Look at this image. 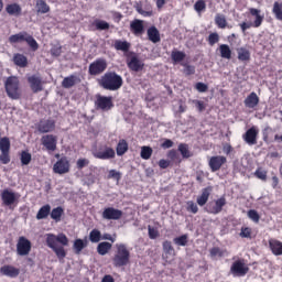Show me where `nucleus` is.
Here are the masks:
<instances>
[{"label": "nucleus", "instance_id": "nucleus-1", "mask_svg": "<svg viewBox=\"0 0 282 282\" xmlns=\"http://www.w3.org/2000/svg\"><path fill=\"white\" fill-rule=\"evenodd\" d=\"M58 243L62 246L58 247ZM46 246L55 252L57 259L62 261V259H65L67 257V252L65 251V248L63 246H69V238L65 234H58L57 236L54 234H47L46 235Z\"/></svg>", "mask_w": 282, "mask_h": 282}, {"label": "nucleus", "instance_id": "nucleus-2", "mask_svg": "<svg viewBox=\"0 0 282 282\" xmlns=\"http://www.w3.org/2000/svg\"><path fill=\"white\" fill-rule=\"evenodd\" d=\"M98 85L106 91H118L124 85V80L118 73L107 72L98 79Z\"/></svg>", "mask_w": 282, "mask_h": 282}, {"label": "nucleus", "instance_id": "nucleus-3", "mask_svg": "<svg viewBox=\"0 0 282 282\" xmlns=\"http://www.w3.org/2000/svg\"><path fill=\"white\" fill-rule=\"evenodd\" d=\"M116 252L112 257V265L115 268H124L131 263V251L124 243H117L116 245Z\"/></svg>", "mask_w": 282, "mask_h": 282}, {"label": "nucleus", "instance_id": "nucleus-4", "mask_svg": "<svg viewBox=\"0 0 282 282\" xmlns=\"http://www.w3.org/2000/svg\"><path fill=\"white\" fill-rule=\"evenodd\" d=\"M4 89L11 100L21 99V82H19V77L9 76L4 82Z\"/></svg>", "mask_w": 282, "mask_h": 282}, {"label": "nucleus", "instance_id": "nucleus-5", "mask_svg": "<svg viewBox=\"0 0 282 282\" xmlns=\"http://www.w3.org/2000/svg\"><path fill=\"white\" fill-rule=\"evenodd\" d=\"M28 43L29 47L33 52H36L39 50V42L34 39V36L30 35L28 32L23 31L18 34H13L9 37V43L14 44V43Z\"/></svg>", "mask_w": 282, "mask_h": 282}, {"label": "nucleus", "instance_id": "nucleus-6", "mask_svg": "<svg viewBox=\"0 0 282 282\" xmlns=\"http://www.w3.org/2000/svg\"><path fill=\"white\" fill-rule=\"evenodd\" d=\"M249 12L251 17H256V20L253 23H247L242 22L240 23V30L246 34V30H250V28H261V24L263 23V15H261V10L256 9V8H250Z\"/></svg>", "mask_w": 282, "mask_h": 282}, {"label": "nucleus", "instance_id": "nucleus-7", "mask_svg": "<svg viewBox=\"0 0 282 282\" xmlns=\"http://www.w3.org/2000/svg\"><path fill=\"white\" fill-rule=\"evenodd\" d=\"M108 64L105 58H97L93 63L89 64L88 74L89 76H100V74H105L107 70Z\"/></svg>", "mask_w": 282, "mask_h": 282}, {"label": "nucleus", "instance_id": "nucleus-8", "mask_svg": "<svg viewBox=\"0 0 282 282\" xmlns=\"http://www.w3.org/2000/svg\"><path fill=\"white\" fill-rule=\"evenodd\" d=\"M126 61L127 66L129 69H131V72H142L144 69V64L142 61H140V57H138L135 52L126 54Z\"/></svg>", "mask_w": 282, "mask_h": 282}, {"label": "nucleus", "instance_id": "nucleus-9", "mask_svg": "<svg viewBox=\"0 0 282 282\" xmlns=\"http://www.w3.org/2000/svg\"><path fill=\"white\" fill-rule=\"evenodd\" d=\"M10 138L3 137L1 138L0 132V162L1 164H10Z\"/></svg>", "mask_w": 282, "mask_h": 282}, {"label": "nucleus", "instance_id": "nucleus-10", "mask_svg": "<svg viewBox=\"0 0 282 282\" xmlns=\"http://www.w3.org/2000/svg\"><path fill=\"white\" fill-rule=\"evenodd\" d=\"M41 144L47 153H54L58 147V137L54 134H45L41 138Z\"/></svg>", "mask_w": 282, "mask_h": 282}, {"label": "nucleus", "instance_id": "nucleus-11", "mask_svg": "<svg viewBox=\"0 0 282 282\" xmlns=\"http://www.w3.org/2000/svg\"><path fill=\"white\" fill-rule=\"evenodd\" d=\"M226 196H221L220 198L209 202L205 206V212L208 213L209 215H219L221 210H224V206H226Z\"/></svg>", "mask_w": 282, "mask_h": 282}, {"label": "nucleus", "instance_id": "nucleus-12", "mask_svg": "<svg viewBox=\"0 0 282 282\" xmlns=\"http://www.w3.org/2000/svg\"><path fill=\"white\" fill-rule=\"evenodd\" d=\"M250 272V268L243 259L236 260L230 267V273L234 276H246Z\"/></svg>", "mask_w": 282, "mask_h": 282}, {"label": "nucleus", "instance_id": "nucleus-13", "mask_svg": "<svg viewBox=\"0 0 282 282\" xmlns=\"http://www.w3.org/2000/svg\"><path fill=\"white\" fill-rule=\"evenodd\" d=\"M30 252H32V242L28 238L21 236L17 243V254H19V257H28Z\"/></svg>", "mask_w": 282, "mask_h": 282}, {"label": "nucleus", "instance_id": "nucleus-14", "mask_svg": "<svg viewBox=\"0 0 282 282\" xmlns=\"http://www.w3.org/2000/svg\"><path fill=\"white\" fill-rule=\"evenodd\" d=\"M21 194L14 193L10 189H3L1 193V199L4 206H13V204H19Z\"/></svg>", "mask_w": 282, "mask_h": 282}, {"label": "nucleus", "instance_id": "nucleus-15", "mask_svg": "<svg viewBox=\"0 0 282 282\" xmlns=\"http://www.w3.org/2000/svg\"><path fill=\"white\" fill-rule=\"evenodd\" d=\"M69 169H70V164H69V159H67V156H62L53 165V171L57 175H65V173H69Z\"/></svg>", "mask_w": 282, "mask_h": 282}, {"label": "nucleus", "instance_id": "nucleus-16", "mask_svg": "<svg viewBox=\"0 0 282 282\" xmlns=\"http://www.w3.org/2000/svg\"><path fill=\"white\" fill-rule=\"evenodd\" d=\"M97 109H101V111H109L113 109V97L109 96H97V100L95 101Z\"/></svg>", "mask_w": 282, "mask_h": 282}, {"label": "nucleus", "instance_id": "nucleus-17", "mask_svg": "<svg viewBox=\"0 0 282 282\" xmlns=\"http://www.w3.org/2000/svg\"><path fill=\"white\" fill-rule=\"evenodd\" d=\"M122 210L116 209L113 207H106L101 214L102 219H107L108 221H118V219H122Z\"/></svg>", "mask_w": 282, "mask_h": 282}, {"label": "nucleus", "instance_id": "nucleus-18", "mask_svg": "<svg viewBox=\"0 0 282 282\" xmlns=\"http://www.w3.org/2000/svg\"><path fill=\"white\" fill-rule=\"evenodd\" d=\"M258 138L259 129H257L254 126L249 128L242 135V139L245 140L246 144H249V147H254V144H257Z\"/></svg>", "mask_w": 282, "mask_h": 282}, {"label": "nucleus", "instance_id": "nucleus-19", "mask_svg": "<svg viewBox=\"0 0 282 282\" xmlns=\"http://www.w3.org/2000/svg\"><path fill=\"white\" fill-rule=\"evenodd\" d=\"M228 162V159L224 155L212 156L208 161V166L212 173H217V171L221 170V166Z\"/></svg>", "mask_w": 282, "mask_h": 282}, {"label": "nucleus", "instance_id": "nucleus-20", "mask_svg": "<svg viewBox=\"0 0 282 282\" xmlns=\"http://www.w3.org/2000/svg\"><path fill=\"white\" fill-rule=\"evenodd\" d=\"M163 260L166 261V263H171L173 259H175V248L173 247V243L169 240L163 241Z\"/></svg>", "mask_w": 282, "mask_h": 282}, {"label": "nucleus", "instance_id": "nucleus-21", "mask_svg": "<svg viewBox=\"0 0 282 282\" xmlns=\"http://www.w3.org/2000/svg\"><path fill=\"white\" fill-rule=\"evenodd\" d=\"M96 160H113L116 158V150L111 147H105L104 150L93 152Z\"/></svg>", "mask_w": 282, "mask_h": 282}, {"label": "nucleus", "instance_id": "nucleus-22", "mask_svg": "<svg viewBox=\"0 0 282 282\" xmlns=\"http://www.w3.org/2000/svg\"><path fill=\"white\" fill-rule=\"evenodd\" d=\"M56 129V121L53 119L41 120L37 124L39 133H52Z\"/></svg>", "mask_w": 282, "mask_h": 282}, {"label": "nucleus", "instance_id": "nucleus-23", "mask_svg": "<svg viewBox=\"0 0 282 282\" xmlns=\"http://www.w3.org/2000/svg\"><path fill=\"white\" fill-rule=\"evenodd\" d=\"M28 83L33 94H39V91H43V79L41 77L36 75L29 76Z\"/></svg>", "mask_w": 282, "mask_h": 282}, {"label": "nucleus", "instance_id": "nucleus-24", "mask_svg": "<svg viewBox=\"0 0 282 282\" xmlns=\"http://www.w3.org/2000/svg\"><path fill=\"white\" fill-rule=\"evenodd\" d=\"M0 274L2 276H9V279H17L21 274V270L10 264H4L0 268Z\"/></svg>", "mask_w": 282, "mask_h": 282}, {"label": "nucleus", "instance_id": "nucleus-25", "mask_svg": "<svg viewBox=\"0 0 282 282\" xmlns=\"http://www.w3.org/2000/svg\"><path fill=\"white\" fill-rule=\"evenodd\" d=\"M112 47H115L117 52H123V56L127 57V54L131 52V42H128L127 40H115Z\"/></svg>", "mask_w": 282, "mask_h": 282}, {"label": "nucleus", "instance_id": "nucleus-26", "mask_svg": "<svg viewBox=\"0 0 282 282\" xmlns=\"http://www.w3.org/2000/svg\"><path fill=\"white\" fill-rule=\"evenodd\" d=\"M210 193H213L212 186L203 188L200 195L196 198V204H198V206H206L210 198Z\"/></svg>", "mask_w": 282, "mask_h": 282}, {"label": "nucleus", "instance_id": "nucleus-27", "mask_svg": "<svg viewBox=\"0 0 282 282\" xmlns=\"http://www.w3.org/2000/svg\"><path fill=\"white\" fill-rule=\"evenodd\" d=\"M130 32H132L134 36H140V34H144V22L142 20H133L130 23Z\"/></svg>", "mask_w": 282, "mask_h": 282}, {"label": "nucleus", "instance_id": "nucleus-28", "mask_svg": "<svg viewBox=\"0 0 282 282\" xmlns=\"http://www.w3.org/2000/svg\"><path fill=\"white\" fill-rule=\"evenodd\" d=\"M259 102H260L259 96L257 95V93L252 91L245 99V107H247V109H254L256 107L259 106Z\"/></svg>", "mask_w": 282, "mask_h": 282}, {"label": "nucleus", "instance_id": "nucleus-29", "mask_svg": "<svg viewBox=\"0 0 282 282\" xmlns=\"http://www.w3.org/2000/svg\"><path fill=\"white\" fill-rule=\"evenodd\" d=\"M269 248L275 257L282 256V242L276 239H270L269 240Z\"/></svg>", "mask_w": 282, "mask_h": 282}, {"label": "nucleus", "instance_id": "nucleus-30", "mask_svg": "<svg viewBox=\"0 0 282 282\" xmlns=\"http://www.w3.org/2000/svg\"><path fill=\"white\" fill-rule=\"evenodd\" d=\"M12 62L17 65V67L25 68L29 65L28 56L21 53H14L12 57Z\"/></svg>", "mask_w": 282, "mask_h": 282}, {"label": "nucleus", "instance_id": "nucleus-31", "mask_svg": "<svg viewBox=\"0 0 282 282\" xmlns=\"http://www.w3.org/2000/svg\"><path fill=\"white\" fill-rule=\"evenodd\" d=\"M237 54H238V61H240V63H250L251 61V53L250 50L246 48V47H239L237 48Z\"/></svg>", "mask_w": 282, "mask_h": 282}, {"label": "nucleus", "instance_id": "nucleus-32", "mask_svg": "<svg viewBox=\"0 0 282 282\" xmlns=\"http://www.w3.org/2000/svg\"><path fill=\"white\" fill-rule=\"evenodd\" d=\"M77 83H80V78L76 75H69L63 79L62 87H64V89H72Z\"/></svg>", "mask_w": 282, "mask_h": 282}, {"label": "nucleus", "instance_id": "nucleus-33", "mask_svg": "<svg viewBox=\"0 0 282 282\" xmlns=\"http://www.w3.org/2000/svg\"><path fill=\"white\" fill-rule=\"evenodd\" d=\"M209 257L212 259H223V257H228V249H221L219 247H213L209 250Z\"/></svg>", "mask_w": 282, "mask_h": 282}, {"label": "nucleus", "instance_id": "nucleus-34", "mask_svg": "<svg viewBox=\"0 0 282 282\" xmlns=\"http://www.w3.org/2000/svg\"><path fill=\"white\" fill-rule=\"evenodd\" d=\"M214 21H215V25H217V28L219 30H226V28H229V29L232 28V26L228 25V20L226 19V17L223 13H217L215 15Z\"/></svg>", "mask_w": 282, "mask_h": 282}, {"label": "nucleus", "instance_id": "nucleus-35", "mask_svg": "<svg viewBox=\"0 0 282 282\" xmlns=\"http://www.w3.org/2000/svg\"><path fill=\"white\" fill-rule=\"evenodd\" d=\"M6 12L10 14V17H21V12H23V9H21V4L19 3H11L7 4Z\"/></svg>", "mask_w": 282, "mask_h": 282}, {"label": "nucleus", "instance_id": "nucleus-36", "mask_svg": "<svg viewBox=\"0 0 282 282\" xmlns=\"http://www.w3.org/2000/svg\"><path fill=\"white\" fill-rule=\"evenodd\" d=\"M87 246H89V241L83 240L80 238L75 239V241L73 243V249H74L75 254H80V252H83V250H85V248H87Z\"/></svg>", "mask_w": 282, "mask_h": 282}, {"label": "nucleus", "instance_id": "nucleus-37", "mask_svg": "<svg viewBox=\"0 0 282 282\" xmlns=\"http://www.w3.org/2000/svg\"><path fill=\"white\" fill-rule=\"evenodd\" d=\"M148 39L151 41V43H160L162 41V37H160V31L155 26H150L148 29Z\"/></svg>", "mask_w": 282, "mask_h": 282}, {"label": "nucleus", "instance_id": "nucleus-38", "mask_svg": "<svg viewBox=\"0 0 282 282\" xmlns=\"http://www.w3.org/2000/svg\"><path fill=\"white\" fill-rule=\"evenodd\" d=\"M50 215H51V219H53V221H56V224H58V221H61V219L65 215V209L62 206L55 207L51 210Z\"/></svg>", "mask_w": 282, "mask_h": 282}, {"label": "nucleus", "instance_id": "nucleus-39", "mask_svg": "<svg viewBox=\"0 0 282 282\" xmlns=\"http://www.w3.org/2000/svg\"><path fill=\"white\" fill-rule=\"evenodd\" d=\"M51 213H52V206L50 204H46L39 209V212L36 214V219H39V220L47 219V217H50Z\"/></svg>", "mask_w": 282, "mask_h": 282}, {"label": "nucleus", "instance_id": "nucleus-40", "mask_svg": "<svg viewBox=\"0 0 282 282\" xmlns=\"http://www.w3.org/2000/svg\"><path fill=\"white\" fill-rule=\"evenodd\" d=\"M127 151H129V143L127 142V140L120 139L116 148L117 155H119L120 158L124 155Z\"/></svg>", "mask_w": 282, "mask_h": 282}, {"label": "nucleus", "instance_id": "nucleus-41", "mask_svg": "<svg viewBox=\"0 0 282 282\" xmlns=\"http://www.w3.org/2000/svg\"><path fill=\"white\" fill-rule=\"evenodd\" d=\"M219 53L221 58H226L227 61H230V58H232V50H230V46L228 44H220Z\"/></svg>", "mask_w": 282, "mask_h": 282}, {"label": "nucleus", "instance_id": "nucleus-42", "mask_svg": "<svg viewBox=\"0 0 282 282\" xmlns=\"http://www.w3.org/2000/svg\"><path fill=\"white\" fill-rule=\"evenodd\" d=\"M111 248H112V245L110 242H107V241L99 242L97 246V252L101 257H105V254L109 253V250H111Z\"/></svg>", "mask_w": 282, "mask_h": 282}, {"label": "nucleus", "instance_id": "nucleus-43", "mask_svg": "<svg viewBox=\"0 0 282 282\" xmlns=\"http://www.w3.org/2000/svg\"><path fill=\"white\" fill-rule=\"evenodd\" d=\"M35 8L37 14H47V12H50V4H47L45 0H37Z\"/></svg>", "mask_w": 282, "mask_h": 282}, {"label": "nucleus", "instance_id": "nucleus-44", "mask_svg": "<svg viewBox=\"0 0 282 282\" xmlns=\"http://www.w3.org/2000/svg\"><path fill=\"white\" fill-rule=\"evenodd\" d=\"M137 12L141 14V17H153V7L151 4L148 6H138Z\"/></svg>", "mask_w": 282, "mask_h": 282}, {"label": "nucleus", "instance_id": "nucleus-45", "mask_svg": "<svg viewBox=\"0 0 282 282\" xmlns=\"http://www.w3.org/2000/svg\"><path fill=\"white\" fill-rule=\"evenodd\" d=\"M171 58H172L173 63H182V61H184V58H186V53H184L182 51L173 50L171 53Z\"/></svg>", "mask_w": 282, "mask_h": 282}, {"label": "nucleus", "instance_id": "nucleus-46", "mask_svg": "<svg viewBox=\"0 0 282 282\" xmlns=\"http://www.w3.org/2000/svg\"><path fill=\"white\" fill-rule=\"evenodd\" d=\"M89 241L91 243H99V241H102V234L98 229H93L89 232Z\"/></svg>", "mask_w": 282, "mask_h": 282}, {"label": "nucleus", "instance_id": "nucleus-47", "mask_svg": "<svg viewBox=\"0 0 282 282\" xmlns=\"http://www.w3.org/2000/svg\"><path fill=\"white\" fill-rule=\"evenodd\" d=\"M151 155H153V148L149 145L141 147L140 156L142 160H151Z\"/></svg>", "mask_w": 282, "mask_h": 282}, {"label": "nucleus", "instance_id": "nucleus-48", "mask_svg": "<svg viewBox=\"0 0 282 282\" xmlns=\"http://www.w3.org/2000/svg\"><path fill=\"white\" fill-rule=\"evenodd\" d=\"M272 12L278 21H282V2L275 1Z\"/></svg>", "mask_w": 282, "mask_h": 282}, {"label": "nucleus", "instance_id": "nucleus-49", "mask_svg": "<svg viewBox=\"0 0 282 282\" xmlns=\"http://www.w3.org/2000/svg\"><path fill=\"white\" fill-rule=\"evenodd\" d=\"M107 180H115L117 184H120V181L122 180V173L118 172L117 170H110L108 171Z\"/></svg>", "mask_w": 282, "mask_h": 282}, {"label": "nucleus", "instance_id": "nucleus-50", "mask_svg": "<svg viewBox=\"0 0 282 282\" xmlns=\"http://www.w3.org/2000/svg\"><path fill=\"white\" fill-rule=\"evenodd\" d=\"M22 166H28L32 162V154L28 151H22L20 155Z\"/></svg>", "mask_w": 282, "mask_h": 282}, {"label": "nucleus", "instance_id": "nucleus-51", "mask_svg": "<svg viewBox=\"0 0 282 282\" xmlns=\"http://www.w3.org/2000/svg\"><path fill=\"white\" fill-rule=\"evenodd\" d=\"M173 243H175V246H187L188 245V235H182L180 237H176L173 239Z\"/></svg>", "mask_w": 282, "mask_h": 282}, {"label": "nucleus", "instance_id": "nucleus-52", "mask_svg": "<svg viewBox=\"0 0 282 282\" xmlns=\"http://www.w3.org/2000/svg\"><path fill=\"white\" fill-rule=\"evenodd\" d=\"M254 177L258 180H261L262 182H267L268 180V171L262 170L261 167H258L256 172L253 173Z\"/></svg>", "mask_w": 282, "mask_h": 282}, {"label": "nucleus", "instance_id": "nucleus-53", "mask_svg": "<svg viewBox=\"0 0 282 282\" xmlns=\"http://www.w3.org/2000/svg\"><path fill=\"white\" fill-rule=\"evenodd\" d=\"M194 10L198 14L206 11V1L205 0H197L194 4Z\"/></svg>", "mask_w": 282, "mask_h": 282}, {"label": "nucleus", "instance_id": "nucleus-54", "mask_svg": "<svg viewBox=\"0 0 282 282\" xmlns=\"http://www.w3.org/2000/svg\"><path fill=\"white\" fill-rule=\"evenodd\" d=\"M249 219H251V221H253L254 224H259L261 216L259 215V212H257L256 209H249L247 213Z\"/></svg>", "mask_w": 282, "mask_h": 282}, {"label": "nucleus", "instance_id": "nucleus-55", "mask_svg": "<svg viewBox=\"0 0 282 282\" xmlns=\"http://www.w3.org/2000/svg\"><path fill=\"white\" fill-rule=\"evenodd\" d=\"M186 210H187V213H193V215H197V213H199V207H197L195 202L188 200L186 203Z\"/></svg>", "mask_w": 282, "mask_h": 282}, {"label": "nucleus", "instance_id": "nucleus-56", "mask_svg": "<svg viewBox=\"0 0 282 282\" xmlns=\"http://www.w3.org/2000/svg\"><path fill=\"white\" fill-rule=\"evenodd\" d=\"M178 151L183 158H191V151L188 150V144L186 143H181L178 145Z\"/></svg>", "mask_w": 282, "mask_h": 282}, {"label": "nucleus", "instance_id": "nucleus-57", "mask_svg": "<svg viewBox=\"0 0 282 282\" xmlns=\"http://www.w3.org/2000/svg\"><path fill=\"white\" fill-rule=\"evenodd\" d=\"M240 237L243 239H251L252 238V228L250 227H242L240 231Z\"/></svg>", "mask_w": 282, "mask_h": 282}, {"label": "nucleus", "instance_id": "nucleus-58", "mask_svg": "<svg viewBox=\"0 0 282 282\" xmlns=\"http://www.w3.org/2000/svg\"><path fill=\"white\" fill-rule=\"evenodd\" d=\"M95 26H96V30H109V22L105 20H96Z\"/></svg>", "mask_w": 282, "mask_h": 282}, {"label": "nucleus", "instance_id": "nucleus-59", "mask_svg": "<svg viewBox=\"0 0 282 282\" xmlns=\"http://www.w3.org/2000/svg\"><path fill=\"white\" fill-rule=\"evenodd\" d=\"M182 66L184 67L185 76H193V74H195V66L186 64V63L182 64Z\"/></svg>", "mask_w": 282, "mask_h": 282}, {"label": "nucleus", "instance_id": "nucleus-60", "mask_svg": "<svg viewBox=\"0 0 282 282\" xmlns=\"http://www.w3.org/2000/svg\"><path fill=\"white\" fill-rule=\"evenodd\" d=\"M208 44L213 47V45H216V43H219V34L218 33H210L208 35Z\"/></svg>", "mask_w": 282, "mask_h": 282}, {"label": "nucleus", "instance_id": "nucleus-61", "mask_svg": "<svg viewBox=\"0 0 282 282\" xmlns=\"http://www.w3.org/2000/svg\"><path fill=\"white\" fill-rule=\"evenodd\" d=\"M85 166H89V159H78L76 162V167L78 171H83Z\"/></svg>", "mask_w": 282, "mask_h": 282}, {"label": "nucleus", "instance_id": "nucleus-62", "mask_svg": "<svg viewBox=\"0 0 282 282\" xmlns=\"http://www.w3.org/2000/svg\"><path fill=\"white\" fill-rule=\"evenodd\" d=\"M195 89L199 91V94H205V91H208V85L198 82L195 84Z\"/></svg>", "mask_w": 282, "mask_h": 282}, {"label": "nucleus", "instance_id": "nucleus-63", "mask_svg": "<svg viewBox=\"0 0 282 282\" xmlns=\"http://www.w3.org/2000/svg\"><path fill=\"white\" fill-rule=\"evenodd\" d=\"M148 232L151 239H158L160 237V231L151 226L148 227Z\"/></svg>", "mask_w": 282, "mask_h": 282}, {"label": "nucleus", "instance_id": "nucleus-64", "mask_svg": "<svg viewBox=\"0 0 282 282\" xmlns=\"http://www.w3.org/2000/svg\"><path fill=\"white\" fill-rule=\"evenodd\" d=\"M52 56H61L63 54V47L61 45H55L51 48Z\"/></svg>", "mask_w": 282, "mask_h": 282}]
</instances>
